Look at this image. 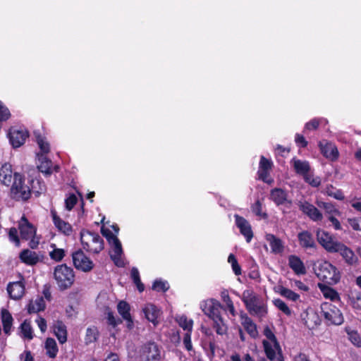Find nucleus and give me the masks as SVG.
<instances>
[{"instance_id":"nucleus-1","label":"nucleus","mask_w":361,"mask_h":361,"mask_svg":"<svg viewBox=\"0 0 361 361\" xmlns=\"http://www.w3.org/2000/svg\"><path fill=\"white\" fill-rule=\"evenodd\" d=\"M241 300L250 315L263 318L267 314L268 307L266 302L253 290H245L242 293Z\"/></svg>"},{"instance_id":"nucleus-2","label":"nucleus","mask_w":361,"mask_h":361,"mask_svg":"<svg viewBox=\"0 0 361 361\" xmlns=\"http://www.w3.org/2000/svg\"><path fill=\"white\" fill-rule=\"evenodd\" d=\"M201 307L204 313L213 320V328L216 334L221 336L226 334L228 327L221 316L222 308L221 303L214 299H212L205 302Z\"/></svg>"},{"instance_id":"nucleus-3","label":"nucleus","mask_w":361,"mask_h":361,"mask_svg":"<svg viewBox=\"0 0 361 361\" xmlns=\"http://www.w3.org/2000/svg\"><path fill=\"white\" fill-rule=\"evenodd\" d=\"M11 183L9 195L12 200L25 202L30 199L29 178L26 179L23 174L15 172Z\"/></svg>"},{"instance_id":"nucleus-4","label":"nucleus","mask_w":361,"mask_h":361,"mask_svg":"<svg viewBox=\"0 0 361 361\" xmlns=\"http://www.w3.org/2000/svg\"><path fill=\"white\" fill-rule=\"evenodd\" d=\"M82 248L87 252L99 254L104 248L103 238L97 233L82 229L80 233Z\"/></svg>"},{"instance_id":"nucleus-5","label":"nucleus","mask_w":361,"mask_h":361,"mask_svg":"<svg viewBox=\"0 0 361 361\" xmlns=\"http://www.w3.org/2000/svg\"><path fill=\"white\" fill-rule=\"evenodd\" d=\"M54 278L60 290H67L75 281L74 271L66 264L57 265L54 269Z\"/></svg>"},{"instance_id":"nucleus-6","label":"nucleus","mask_w":361,"mask_h":361,"mask_svg":"<svg viewBox=\"0 0 361 361\" xmlns=\"http://www.w3.org/2000/svg\"><path fill=\"white\" fill-rule=\"evenodd\" d=\"M317 277L329 285H336L341 280L338 269L328 261L321 262L316 269Z\"/></svg>"},{"instance_id":"nucleus-7","label":"nucleus","mask_w":361,"mask_h":361,"mask_svg":"<svg viewBox=\"0 0 361 361\" xmlns=\"http://www.w3.org/2000/svg\"><path fill=\"white\" fill-rule=\"evenodd\" d=\"M140 361H160L161 348L154 341H148L142 345L139 349Z\"/></svg>"},{"instance_id":"nucleus-8","label":"nucleus","mask_w":361,"mask_h":361,"mask_svg":"<svg viewBox=\"0 0 361 361\" xmlns=\"http://www.w3.org/2000/svg\"><path fill=\"white\" fill-rule=\"evenodd\" d=\"M322 313L328 325H341L344 322L341 311L331 303H324L322 305Z\"/></svg>"},{"instance_id":"nucleus-9","label":"nucleus","mask_w":361,"mask_h":361,"mask_svg":"<svg viewBox=\"0 0 361 361\" xmlns=\"http://www.w3.org/2000/svg\"><path fill=\"white\" fill-rule=\"evenodd\" d=\"M317 239L318 243L330 253H334L341 242L334 240V238L329 232L318 229L317 231Z\"/></svg>"},{"instance_id":"nucleus-10","label":"nucleus","mask_w":361,"mask_h":361,"mask_svg":"<svg viewBox=\"0 0 361 361\" xmlns=\"http://www.w3.org/2000/svg\"><path fill=\"white\" fill-rule=\"evenodd\" d=\"M72 259L74 267L78 270L87 272L94 267L93 262L85 255L81 249L72 253Z\"/></svg>"},{"instance_id":"nucleus-11","label":"nucleus","mask_w":361,"mask_h":361,"mask_svg":"<svg viewBox=\"0 0 361 361\" xmlns=\"http://www.w3.org/2000/svg\"><path fill=\"white\" fill-rule=\"evenodd\" d=\"M18 278V281L8 283L6 288L9 297L15 300L21 299L25 292V279L21 274H19Z\"/></svg>"},{"instance_id":"nucleus-12","label":"nucleus","mask_w":361,"mask_h":361,"mask_svg":"<svg viewBox=\"0 0 361 361\" xmlns=\"http://www.w3.org/2000/svg\"><path fill=\"white\" fill-rule=\"evenodd\" d=\"M9 142L13 148L23 145L29 134L26 130L11 128L8 134Z\"/></svg>"},{"instance_id":"nucleus-13","label":"nucleus","mask_w":361,"mask_h":361,"mask_svg":"<svg viewBox=\"0 0 361 361\" xmlns=\"http://www.w3.org/2000/svg\"><path fill=\"white\" fill-rule=\"evenodd\" d=\"M299 209L313 221H320L323 219L322 212L313 204L307 201H299Z\"/></svg>"},{"instance_id":"nucleus-14","label":"nucleus","mask_w":361,"mask_h":361,"mask_svg":"<svg viewBox=\"0 0 361 361\" xmlns=\"http://www.w3.org/2000/svg\"><path fill=\"white\" fill-rule=\"evenodd\" d=\"M269 200L276 206L292 204V201L288 200V191L281 188H274L270 190Z\"/></svg>"},{"instance_id":"nucleus-15","label":"nucleus","mask_w":361,"mask_h":361,"mask_svg":"<svg viewBox=\"0 0 361 361\" xmlns=\"http://www.w3.org/2000/svg\"><path fill=\"white\" fill-rule=\"evenodd\" d=\"M319 147L322 154L326 159L334 161L338 159L339 152L336 146L326 140H322L319 142Z\"/></svg>"},{"instance_id":"nucleus-16","label":"nucleus","mask_w":361,"mask_h":361,"mask_svg":"<svg viewBox=\"0 0 361 361\" xmlns=\"http://www.w3.org/2000/svg\"><path fill=\"white\" fill-rule=\"evenodd\" d=\"M273 166V163L271 160L267 159L264 156H261L259 169L257 171L258 178L264 183H270L273 179H268L270 171Z\"/></svg>"},{"instance_id":"nucleus-17","label":"nucleus","mask_w":361,"mask_h":361,"mask_svg":"<svg viewBox=\"0 0 361 361\" xmlns=\"http://www.w3.org/2000/svg\"><path fill=\"white\" fill-rule=\"evenodd\" d=\"M235 222L239 228L240 233L245 238L246 241L250 243L253 238V232L250 224L244 217L235 214Z\"/></svg>"},{"instance_id":"nucleus-18","label":"nucleus","mask_w":361,"mask_h":361,"mask_svg":"<svg viewBox=\"0 0 361 361\" xmlns=\"http://www.w3.org/2000/svg\"><path fill=\"white\" fill-rule=\"evenodd\" d=\"M339 253L345 262L350 266L356 264L358 262L357 257L355 255L351 248L345 245L344 243H341L338 247L334 251V253Z\"/></svg>"},{"instance_id":"nucleus-19","label":"nucleus","mask_w":361,"mask_h":361,"mask_svg":"<svg viewBox=\"0 0 361 361\" xmlns=\"http://www.w3.org/2000/svg\"><path fill=\"white\" fill-rule=\"evenodd\" d=\"M20 237L23 240H29L35 236L36 229L25 217H22L19 224Z\"/></svg>"},{"instance_id":"nucleus-20","label":"nucleus","mask_w":361,"mask_h":361,"mask_svg":"<svg viewBox=\"0 0 361 361\" xmlns=\"http://www.w3.org/2000/svg\"><path fill=\"white\" fill-rule=\"evenodd\" d=\"M52 220L54 226L57 228V229L65 234L66 235H70L73 231L72 226L63 219H61L58 215L56 211H51Z\"/></svg>"},{"instance_id":"nucleus-21","label":"nucleus","mask_w":361,"mask_h":361,"mask_svg":"<svg viewBox=\"0 0 361 361\" xmlns=\"http://www.w3.org/2000/svg\"><path fill=\"white\" fill-rule=\"evenodd\" d=\"M288 266L297 275H304L306 274V268L301 259L295 255L288 257Z\"/></svg>"},{"instance_id":"nucleus-22","label":"nucleus","mask_w":361,"mask_h":361,"mask_svg":"<svg viewBox=\"0 0 361 361\" xmlns=\"http://www.w3.org/2000/svg\"><path fill=\"white\" fill-rule=\"evenodd\" d=\"M117 310L122 318L127 322L128 328L131 329L133 326V321L130 313V305L124 300H121L117 305Z\"/></svg>"},{"instance_id":"nucleus-23","label":"nucleus","mask_w":361,"mask_h":361,"mask_svg":"<svg viewBox=\"0 0 361 361\" xmlns=\"http://www.w3.org/2000/svg\"><path fill=\"white\" fill-rule=\"evenodd\" d=\"M29 188L30 189V197L35 194V197H39L47 190L46 185L41 178H29Z\"/></svg>"},{"instance_id":"nucleus-24","label":"nucleus","mask_w":361,"mask_h":361,"mask_svg":"<svg viewBox=\"0 0 361 361\" xmlns=\"http://www.w3.org/2000/svg\"><path fill=\"white\" fill-rule=\"evenodd\" d=\"M1 322L3 326L4 333L6 336H10L12 331L13 318L10 312L5 308L1 310Z\"/></svg>"},{"instance_id":"nucleus-25","label":"nucleus","mask_w":361,"mask_h":361,"mask_svg":"<svg viewBox=\"0 0 361 361\" xmlns=\"http://www.w3.org/2000/svg\"><path fill=\"white\" fill-rule=\"evenodd\" d=\"M143 312L145 318L149 322H151L154 326L159 323L157 319L161 314V311L156 305L153 304H147L143 308Z\"/></svg>"},{"instance_id":"nucleus-26","label":"nucleus","mask_w":361,"mask_h":361,"mask_svg":"<svg viewBox=\"0 0 361 361\" xmlns=\"http://www.w3.org/2000/svg\"><path fill=\"white\" fill-rule=\"evenodd\" d=\"M111 243L114 245V247L113 254L110 255L111 259L117 267H123L124 264L121 260V257L123 254L121 243L118 238H115V239L112 240Z\"/></svg>"},{"instance_id":"nucleus-27","label":"nucleus","mask_w":361,"mask_h":361,"mask_svg":"<svg viewBox=\"0 0 361 361\" xmlns=\"http://www.w3.org/2000/svg\"><path fill=\"white\" fill-rule=\"evenodd\" d=\"M298 239L300 246L303 248H314L316 243L312 234L308 231H303L298 234Z\"/></svg>"},{"instance_id":"nucleus-28","label":"nucleus","mask_w":361,"mask_h":361,"mask_svg":"<svg viewBox=\"0 0 361 361\" xmlns=\"http://www.w3.org/2000/svg\"><path fill=\"white\" fill-rule=\"evenodd\" d=\"M12 166L9 163L4 164L0 169V178L3 185L8 186L13 180Z\"/></svg>"},{"instance_id":"nucleus-29","label":"nucleus","mask_w":361,"mask_h":361,"mask_svg":"<svg viewBox=\"0 0 361 361\" xmlns=\"http://www.w3.org/2000/svg\"><path fill=\"white\" fill-rule=\"evenodd\" d=\"M19 258L22 262L30 266L35 265L39 262L37 254L29 249L22 250L20 253Z\"/></svg>"},{"instance_id":"nucleus-30","label":"nucleus","mask_w":361,"mask_h":361,"mask_svg":"<svg viewBox=\"0 0 361 361\" xmlns=\"http://www.w3.org/2000/svg\"><path fill=\"white\" fill-rule=\"evenodd\" d=\"M262 344L267 357L270 361H283V357L281 350H277L279 355L276 357L275 351L276 349L272 347L271 343H269L268 341L264 340Z\"/></svg>"},{"instance_id":"nucleus-31","label":"nucleus","mask_w":361,"mask_h":361,"mask_svg":"<svg viewBox=\"0 0 361 361\" xmlns=\"http://www.w3.org/2000/svg\"><path fill=\"white\" fill-rule=\"evenodd\" d=\"M54 332L59 342L61 344L67 341V329L62 321H57L54 325Z\"/></svg>"},{"instance_id":"nucleus-32","label":"nucleus","mask_w":361,"mask_h":361,"mask_svg":"<svg viewBox=\"0 0 361 361\" xmlns=\"http://www.w3.org/2000/svg\"><path fill=\"white\" fill-rule=\"evenodd\" d=\"M242 325L244 327L247 333L252 338H255L258 331L257 329V325L253 322L251 318H250L246 314L241 315Z\"/></svg>"},{"instance_id":"nucleus-33","label":"nucleus","mask_w":361,"mask_h":361,"mask_svg":"<svg viewBox=\"0 0 361 361\" xmlns=\"http://www.w3.org/2000/svg\"><path fill=\"white\" fill-rule=\"evenodd\" d=\"M267 240L269 243L271 252L276 254L281 253L283 250V245L281 240L273 234H267Z\"/></svg>"},{"instance_id":"nucleus-34","label":"nucleus","mask_w":361,"mask_h":361,"mask_svg":"<svg viewBox=\"0 0 361 361\" xmlns=\"http://www.w3.org/2000/svg\"><path fill=\"white\" fill-rule=\"evenodd\" d=\"M46 305L42 297L37 298L35 301L31 300L27 305V312L29 314L37 313L44 311Z\"/></svg>"},{"instance_id":"nucleus-35","label":"nucleus","mask_w":361,"mask_h":361,"mask_svg":"<svg viewBox=\"0 0 361 361\" xmlns=\"http://www.w3.org/2000/svg\"><path fill=\"white\" fill-rule=\"evenodd\" d=\"M293 161L294 170L298 174L303 176L309 173L310 166L307 161H302L296 159H293Z\"/></svg>"},{"instance_id":"nucleus-36","label":"nucleus","mask_w":361,"mask_h":361,"mask_svg":"<svg viewBox=\"0 0 361 361\" xmlns=\"http://www.w3.org/2000/svg\"><path fill=\"white\" fill-rule=\"evenodd\" d=\"M39 160L40 161L37 168L39 171L47 175H51L52 173V162L47 157L42 155Z\"/></svg>"},{"instance_id":"nucleus-37","label":"nucleus","mask_w":361,"mask_h":361,"mask_svg":"<svg viewBox=\"0 0 361 361\" xmlns=\"http://www.w3.org/2000/svg\"><path fill=\"white\" fill-rule=\"evenodd\" d=\"M45 348L47 355L51 358H55L59 351L56 341L52 338H47L45 341Z\"/></svg>"},{"instance_id":"nucleus-38","label":"nucleus","mask_w":361,"mask_h":361,"mask_svg":"<svg viewBox=\"0 0 361 361\" xmlns=\"http://www.w3.org/2000/svg\"><path fill=\"white\" fill-rule=\"evenodd\" d=\"M99 332L97 328L94 326L88 327L86 330L85 336V343L89 345L92 343L96 342L99 338Z\"/></svg>"},{"instance_id":"nucleus-39","label":"nucleus","mask_w":361,"mask_h":361,"mask_svg":"<svg viewBox=\"0 0 361 361\" xmlns=\"http://www.w3.org/2000/svg\"><path fill=\"white\" fill-rule=\"evenodd\" d=\"M321 290L325 298L330 299L331 301H340L341 298L338 293L333 288L324 286L321 287Z\"/></svg>"},{"instance_id":"nucleus-40","label":"nucleus","mask_w":361,"mask_h":361,"mask_svg":"<svg viewBox=\"0 0 361 361\" xmlns=\"http://www.w3.org/2000/svg\"><path fill=\"white\" fill-rule=\"evenodd\" d=\"M278 292L281 296L286 298V299H288L289 300L293 301V302L297 301L300 298L299 294H298L297 293L293 291L292 290H290L288 288L283 287L282 286L279 287Z\"/></svg>"},{"instance_id":"nucleus-41","label":"nucleus","mask_w":361,"mask_h":361,"mask_svg":"<svg viewBox=\"0 0 361 361\" xmlns=\"http://www.w3.org/2000/svg\"><path fill=\"white\" fill-rule=\"evenodd\" d=\"M21 336L27 340L33 338V331L30 323L25 320L20 326Z\"/></svg>"},{"instance_id":"nucleus-42","label":"nucleus","mask_w":361,"mask_h":361,"mask_svg":"<svg viewBox=\"0 0 361 361\" xmlns=\"http://www.w3.org/2000/svg\"><path fill=\"white\" fill-rule=\"evenodd\" d=\"M130 276L133 283L136 285L137 288L140 293L145 290V286L140 280V273L136 267H133L130 271Z\"/></svg>"},{"instance_id":"nucleus-43","label":"nucleus","mask_w":361,"mask_h":361,"mask_svg":"<svg viewBox=\"0 0 361 361\" xmlns=\"http://www.w3.org/2000/svg\"><path fill=\"white\" fill-rule=\"evenodd\" d=\"M53 250L49 252L50 258L55 262H60L65 256V251L62 248H57L55 244H51Z\"/></svg>"},{"instance_id":"nucleus-44","label":"nucleus","mask_w":361,"mask_h":361,"mask_svg":"<svg viewBox=\"0 0 361 361\" xmlns=\"http://www.w3.org/2000/svg\"><path fill=\"white\" fill-rule=\"evenodd\" d=\"M348 302L353 308L361 310V292H356L349 295Z\"/></svg>"},{"instance_id":"nucleus-45","label":"nucleus","mask_w":361,"mask_h":361,"mask_svg":"<svg viewBox=\"0 0 361 361\" xmlns=\"http://www.w3.org/2000/svg\"><path fill=\"white\" fill-rule=\"evenodd\" d=\"M264 335L273 343L274 347L276 349V350L281 351L280 344L277 341L275 334L269 326H266L264 328Z\"/></svg>"},{"instance_id":"nucleus-46","label":"nucleus","mask_w":361,"mask_h":361,"mask_svg":"<svg viewBox=\"0 0 361 361\" xmlns=\"http://www.w3.org/2000/svg\"><path fill=\"white\" fill-rule=\"evenodd\" d=\"M176 320L179 326L185 331L187 332L192 331L193 325V322L192 319H188L186 316L182 315L179 317Z\"/></svg>"},{"instance_id":"nucleus-47","label":"nucleus","mask_w":361,"mask_h":361,"mask_svg":"<svg viewBox=\"0 0 361 361\" xmlns=\"http://www.w3.org/2000/svg\"><path fill=\"white\" fill-rule=\"evenodd\" d=\"M228 262L231 264L233 271L236 276L241 275L242 270L239 265L235 256L233 254H230L228 257Z\"/></svg>"},{"instance_id":"nucleus-48","label":"nucleus","mask_w":361,"mask_h":361,"mask_svg":"<svg viewBox=\"0 0 361 361\" xmlns=\"http://www.w3.org/2000/svg\"><path fill=\"white\" fill-rule=\"evenodd\" d=\"M274 305L283 313H284L287 316L291 315V310L289 307L286 304L284 301L281 299H275L273 300Z\"/></svg>"},{"instance_id":"nucleus-49","label":"nucleus","mask_w":361,"mask_h":361,"mask_svg":"<svg viewBox=\"0 0 361 361\" xmlns=\"http://www.w3.org/2000/svg\"><path fill=\"white\" fill-rule=\"evenodd\" d=\"M152 288L157 292L165 293L169 290V286L166 281L157 279L154 281Z\"/></svg>"},{"instance_id":"nucleus-50","label":"nucleus","mask_w":361,"mask_h":361,"mask_svg":"<svg viewBox=\"0 0 361 361\" xmlns=\"http://www.w3.org/2000/svg\"><path fill=\"white\" fill-rule=\"evenodd\" d=\"M221 298L224 302L226 303L229 312L232 315H235V307L231 298H230L227 291H223L221 293Z\"/></svg>"},{"instance_id":"nucleus-51","label":"nucleus","mask_w":361,"mask_h":361,"mask_svg":"<svg viewBox=\"0 0 361 361\" xmlns=\"http://www.w3.org/2000/svg\"><path fill=\"white\" fill-rule=\"evenodd\" d=\"M37 145L43 154H48L50 151L49 144L45 140V138L39 135L36 137Z\"/></svg>"},{"instance_id":"nucleus-52","label":"nucleus","mask_w":361,"mask_h":361,"mask_svg":"<svg viewBox=\"0 0 361 361\" xmlns=\"http://www.w3.org/2000/svg\"><path fill=\"white\" fill-rule=\"evenodd\" d=\"M252 212L258 216H262L263 218H267V213H262V204L259 200H257L252 205Z\"/></svg>"},{"instance_id":"nucleus-53","label":"nucleus","mask_w":361,"mask_h":361,"mask_svg":"<svg viewBox=\"0 0 361 361\" xmlns=\"http://www.w3.org/2000/svg\"><path fill=\"white\" fill-rule=\"evenodd\" d=\"M78 202V198L75 194H71L66 200H65V205L66 209L68 211H71L75 207V205Z\"/></svg>"},{"instance_id":"nucleus-54","label":"nucleus","mask_w":361,"mask_h":361,"mask_svg":"<svg viewBox=\"0 0 361 361\" xmlns=\"http://www.w3.org/2000/svg\"><path fill=\"white\" fill-rule=\"evenodd\" d=\"M320 122L319 118H312L305 124V129L307 130H315L319 128Z\"/></svg>"},{"instance_id":"nucleus-55","label":"nucleus","mask_w":361,"mask_h":361,"mask_svg":"<svg viewBox=\"0 0 361 361\" xmlns=\"http://www.w3.org/2000/svg\"><path fill=\"white\" fill-rule=\"evenodd\" d=\"M9 240L15 243L16 246L20 245V239L18 234V231L16 228H11L8 232Z\"/></svg>"},{"instance_id":"nucleus-56","label":"nucleus","mask_w":361,"mask_h":361,"mask_svg":"<svg viewBox=\"0 0 361 361\" xmlns=\"http://www.w3.org/2000/svg\"><path fill=\"white\" fill-rule=\"evenodd\" d=\"M348 224L355 231H361V217L348 219Z\"/></svg>"},{"instance_id":"nucleus-57","label":"nucleus","mask_w":361,"mask_h":361,"mask_svg":"<svg viewBox=\"0 0 361 361\" xmlns=\"http://www.w3.org/2000/svg\"><path fill=\"white\" fill-rule=\"evenodd\" d=\"M106 319L108 324L114 327L116 326L118 324H121L122 322V321L120 319H116L114 312L110 310L107 312Z\"/></svg>"},{"instance_id":"nucleus-58","label":"nucleus","mask_w":361,"mask_h":361,"mask_svg":"<svg viewBox=\"0 0 361 361\" xmlns=\"http://www.w3.org/2000/svg\"><path fill=\"white\" fill-rule=\"evenodd\" d=\"M191 332H186L183 336V344L185 345V349L188 351H191L192 350V345L191 342Z\"/></svg>"},{"instance_id":"nucleus-59","label":"nucleus","mask_w":361,"mask_h":361,"mask_svg":"<svg viewBox=\"0 0 361 361\" xmlns=\"http://www.w3.org/2000/svg\"><path fill=\"white\" fill-rule=\"evenodd\" d=\"M295 142L298 147L305 148L307 146L308 142L305 140V137L302 135L297 133L295 137Z\"/></svg>"},{"instance_id":"nucleus-60","label":"nucleus","mask_w":361,"mask_h":361,"mask_svg":"<svg viewBox=\"0 0 361 361\" xmlns=\"http://www.w3.org/2000/svg\"><path fill=\"white\" fill-rule=\"evenodd\" d=\"M101 233L110 243H111V241L114 240L115 238H117L109 229L105 228L104 226L101 228Z\"/></svg>"},{"instance_id":"nucleus-61","label":"nucleus","mask_w":361,"mask_h":361,"mask_svg":"<svg viewBox=\"0 0 361 361\" xmlns=\"http://www.w3.org/2000/svg\"><path fill=\"white\" fill-rule=\"evenodd\" d=\"M327 194H328V195L333 197L336 200H343L345 198V196H344L343 192L340 190H336V192H334L328 190Z\"/></svg>"},{"instance_id":"nucleus-62","label":"nucleus","mask_w":361,"mask_h":361,"mask_svg":"<svg viewBox=\"0 0 361 361\" xmlns=\"http://www.w3.org/2000/svg\"><path fill=\"white\" fill-rule=\"evenodd\" d=\"M329 221L332 223V225L335 230L340 231L342 229L340 221L333 215H329L328 217Z\"/></svg>"},{"instance_id":"nucleus-63","label":"nucleus","mask_w":361,"mask_h":361,"mask_svg":"<svg viewBox=\"0 0 361 361\" xmlns=\"http://www.w3.org/2000/svg\"><path fill=\"white\" fill-rule=\"evenodd\" d=\"M294 361H310L308 356L302 353H300L294 358Z\"/></svg>"},{"instance_id":"nucleus-64","label":"nucleus","mask_w":361,"mask_h":361,"mask_svg":"<svg viewBox=\"0 0 361 361\" xmlns=\"http://www.w3.org/2000/svg\"><path fill=\"white\" fill-rule=\"evenodd\" d=\"M105 361H120V359L116 353H111L109 355H108Z\"/></svg>"}]
</instances>
